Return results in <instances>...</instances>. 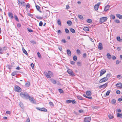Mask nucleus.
<instances>
[{
	"label": "nucleus",
	"instance_id": "obj_1",
	"mask_svg": "<svg viewBox=\"0 0 122 122\" xmlns=\"http://www.w3.org/2000/svg\"><path fill=\"white\" fill-rule=\"evenodd\" d=\"M20 96L23 98L28 99L30 96L28 93L24 92H22L20 94Z\"/></svg>",
	"mask_w": 122,
	"mask_h": 122
},
{
	"label": "nucleus",
	"instance_id": "obj_2",
	"mask_svg": "<svg viewBox=\"0 0 122 122\" xmlns=\"http://www.w3.org/2000/svg\"><path fill=\"white\" fill-rule=\"evenodd\" d=\"M44 73L47 78H50L51 76H53V74L52 72L50 71H48L47 72H44Z\"/></svg>",
	"mask_w": 122,
	"mask_h": 122
},
{
	"label": "nucleus",
	"instance_id": "obj_3",
	"mask_svg": "<svg viewBox=\"0 0 122 122\" xmlns=\"http://www.w3.org/2000/svg\"><path fill=\"white\" fill-rule=\"evenodd\" d=\"M67 72L71 76H75V74L72 70L69 69L67 71Z\"/></svg>",
	"mask_w": 122,
	"mask_h": 122
},
{
	"label": "nucleus",
	"instance_id": "obj_4",
	"mask_svg": "<svg viewBox=\"0 0 122 122\" xmlns=\"http://www.w3.org/2000/svg\"><path fill=\"white\" fill-rule=\"evenodd\" d=\"M14 89L15 91L18 92H20L21 91V89L17 85L15 86Z\"/></svg>",
	"mask_w": 122,
	"mask_h": 122
},
{
	"label": "nucleus",
	"instance_id": "obj_5",
	"mask_svg": "<svg viewBox=\"0 0 122 122\" xmlns=\"http://www.w3.org/2000/svg\"><path fill=\"white\" fill-rule=\"evenodd\" d=\"M107 18L106 17H103L100 19V22L102 23H103L107 21Z\"/></svg>",
	"mask_w": 122,
	"mask_h": 122
},
{
	"label": "nucleus",
	"instance_id": "obj_6",
	"mask_svg": "<svg viewBox=\"0 0 122 122\" xmlns=\"http://www.w3.org/2000/svg\"><path fill=\"white\" fill-rule=\"evenodd\" d=\"M29 99L30 101L32 103L34 104L36 103V102L35 101L34 99L33 98V97H30H30H29Z\"/></svg>",
	"mask_w": 122,
	"mask_h": 122
},
{
	"label": "nucleus",
	"instance_id": "obj_7",
	"mask_svg": "<svg viewBox=\"0 0 122 122\" xmlns=\"http://www.w3.org/2000/svg\"><path fill=\"white\" fill-rule=\"evenodd\" d=\"M91 120V118L90 117H86L84 119V122H89Z\"/></svg>",
	"mask_w": 122,
	"mask_h": 122
},
{
	"label": "nucleus",
	"instance_id": "obj_8",
	"mask_svg": "<svg viewBox=\"0 0 122 122\" xmlns=\"http://www.w3.org/2000/svg\"><path fill=\"white\" fill-rule=\"evenodd\" d=\"M100 3L99 2L97 4L95 5L94 7V8L95 10H97L99 8V6L100 5Z\"/></svg>",
	"mask_w": 122,
	"mask_h": 122
},
{
	"label": "nucleus",
	"instance_id": "obj_9",
	"mask_svg": "<svg viewBox=\"0 0 122 122\" xmlns=\"http://www.w3.org/2000/svg\"><path fill=\"white\" fill-rule=\"evenodd\" d=\"M108 79L107 77H104L101 79L99 81L100 83H102L103 82H105L107 81Z\"/></svg>",
	"mask_w": 122,
	"mask_h": 122
},
{
	"label": "nucleus",
	"instance_id": "obj_10",
	"mask_svg": "<svg viewBox=\"0 0 122 122\" xmlns=\"http://www.w3.org/2000/svg\"><path fill=\"white\" fill-rule=\"evenodd\" d=\"M106 72V71L104 70H102L100 72V76H101Z\"/></svg>",
	"mask_w": 122,
	"mask_h": 122
},
{
	"label": "nucleus",
	"instance_id": "obj_11",
	"mask_svg": "<svg viewBox=\"0 0 122 122\" xmlns=\"http://www.w3.org/2000/svg\"><path fill=\"white\" fill-rule=\"evenodd\" d=\"M98 48L99 50H101L103 49L102 45V43H100L98 46Z\"/></svg>",
	"mask_w": 122,
	"mask_h": 122
},
{
	"label": "nucleus",
	"instance_id": "obj_12",
	"mask_svg": "<svg viewBox=\"0 0 122 122\" xmlns=\"http://www.w3.org/2000/svg\"><path fill=\"white\" fill-rule=\"evenodd\" d=\"M110 7V6L109 5H107L105 6L104 9V11H107L109 9Z\"/></svg>",
	"mask_w": 122,
	"mask_h": 122
},
{
	"label": "nucleus",
	"instance_id": "obj_13",
	"mask_svg": "<svg viewBox=\"0 0 122 122\" xmlns=\"http://www.w3.org/2000/svg\"><path fill=\"white\" fill-rule=\"evenodd\" d=\"M86 95L88 96H90L92 94L91 92L90 91H87L86 92Z\"/></svg>",
	"mask_w": 122,
	"mask_h": 122
},
{
	"label": "nucleus",
	"instance_id": "obj_14",
	"mask_svg": "<svg viewBox=\"0 0 122 122\" xmlns=\"http://www.w3.org/2000/svg\"><path fill=\"white\" fill-rule=\"evenodd\" d=\"M51 81V82L54 84H56V80H55L53 79H50Z\"/></svg>",
	"mask_w": 122,
	"mask_h": 122
},
{
	"label": "nucleus",
	"instance_id": "obj_15",
	"mask_svg": "<svg viewBox=\"0 0 122 122\" xmlns=\"http://www.w3.org/2000/svg\"><path fill=\"white\" fill-rule=\"evenodd\" d=\"M8 15L11 19H13L14 18V17L12 13H9L8 14Z\"/></svg>",
	"mask_w": 122,
	"mask_h": 122
},
{
	"label": "nucleus",
	"instance_id": "obj_16",
	"mask_svg": "<svg viewBox=\"0 0 122 122\" xmlns=\"http://www.w3.org/2000/svg\"><path fill=\"white\" fill-rule=\"evenodd\" d=\"M19 5V6H21L22 5L25 3V2L24 1H20L19 0H18Z\"/></svg>",
	"mask_w": 122,
	"mask_h": 122
},
{
	"label": "nucleus",
	"instance_id": "obj_17",
	"mask_svg": "<svg viewBox=\"0 0 122 122\" xmlns=\"http://www.w3.org/2000/svg\"><path fill=\"white\" fill-rule=\"evenodd\" d=\"M116 86L121 87H122V84L121 83H118L116 84Z\"/></svg>",
	"mask_w": 122,
	"mask_h": 122
},
{
	"label": "nucleus",
	"instance_id": "obj_18",
	"mask_svg": "<svg viewBox=\"0 0 122 122\" xmlns=\"http://www.w3.org/2000/svg\"><path fill=\"white\" fill-rule=\"evenodd\" d=\"M107 83H105V84H103V85H101L100 86H99V88H103L104 87L106 86H107Z\"/></svg>",
	"mask_w": 122,
	"mask_h": 122
},
{
	"label": "nucleus",
	"instance_id": "obj_19",
	"mask_svg": "<svg viewBox=\"0 0 122 122\" xmlns=\"http://www.w3.org/2000/svg\"><path fill=\"white\" fill-rule=\"evenodd\" d=\"M67 54L69 56H71V52L69 50H67Z\"/></svg>",
	"mask_w": 122,
	"mask_h": 122
},
{
	"label": "nucleus",
	"instance_id": "obj_20",
	"mask_svg": "<svg viewBox=\"0 0 122 122\" xmlns=\"http://www.w3.org/2000/svg\"><path fill=\"white\" fill-rule=\"evenodd\" d=\"M116 16L118 18L120 19H122V16L119 14H116Z\"/></svg>",
	"mask_w": 122,
	"mask_h": 122
},
{
	"label": "nucleus",
	"instance_id": "obj_21",
	"mask_svg": "<svg viewBox=\"0 0 122 122\" xmlns=\"http://www.w3.org/2000/svg\"><path fill=\"white\" fill-rule=\"evenodd\" d=\"M117 41L119 42H122V39H121L119 36H118L117 37Z\"/></svg>",
	"mask_w": 122,
	"mask_h": 122
},
{
	"label": "nucleus",
	"instance_id": "obj_22",
	"mask_svg": "<svg viewBox=\"0 0 122 122\" xmlns=\"http://www.w3.org/2000/svg\"><path fill=\"white\" fill-rule=\"evenodd\" d=\"M117 117H119L121 118H122V114L119 113H117Z\"/></svg>",
	"mask_w": 122,
	"mask_h": 122
},
{
	"label": "nucleus",
	"instance_id": "obj_23",
	"mask_svg": "<svg viewBox=\"0 0 122 122\" xmlns=\"http://www.w3.org/2000/svg\"><path fill=\"white\" fill-rule=\"evenodd\" d=\"M40 111H41L44 112H46L47 111L46 109L45 108H40Z\"/></svg>",
	"mask_w": 122,
	"mask_h": 122
},
{
	"label": "nucleus",
	"instance_id": "obj_24",
	"mask_svg": "<svg viewBox=\"0 0 122 122\" xmlns=\"http://www.w3.org/2000/svg\"><path fill=\"white\" fill-rule=\"evenodd\" d=\"M107 58L109 59H110L111 58V56L109 53H108L107 55Z\"/></svg>",
	"mask_w": 122,
	"mask_h": 122
},
{
	"label": "nucleus",
	"instance_id": "obj_25",
	"mask_svg": "<svg viewBox=\"0 0 122 122\" xmlns=\"http://www.w3.org/2000/svg\"><path fill=\"white\" fill-rule=\"evenodd\" d=\"M83 30L85 31H87L89 30V29L87 27H84Z\"/></svg>",
	"mask_w": 122,
	"mask_h": 122
},
{
	"label": "nucleus",
	"instance_id": "obj_26",
	"mask_svg": "<svg viewBox=\"0 0 122 122\" xmlns=\"http://www.w3.org/2000/svg\"><path fill=\"white\" fill-rule=\"evenodd\" d=\"M70 30L73 33H74L75 32V30L72 28H71Z\"/></svg>",
	"mask_w": 122,
	"mask_h": 122
},
{
	"label": "nucleus",
	"instance_id": "obj_27",
	"mask_svg": "<svg viewBox=\"0 0 122 122\" xmlns=\"http://www.w3.org/2000/svg\"><path fill=\"white\" fill-rule=\"evenodd\" d=\"M22 50L23 52L25 54L27 55H28V54L27 53V51H26L25 49L23 48L22 49Z\"/></svg>",
	"mask_w": 122,
	"mask_h": 122
},
{
	"label": "nucleus",
	"instance_id": "obj_28",
	"mask_svg": "<svg viewBox=\"0 0 122 122\" xmlns=\"http://www.w3.org/2000/svg\"><path fill=\"white\" fill-rule=\"evenodd\" d=\"M30 85V82L27 81L25 84V86L27 87H28Z\"/></svg>",
	"mask_w": 122,
	"mask_h": 122
},
{
	"label": "nucleus",
	"instance_id": "obj_29",
	"mask_svg": "<svg viewBox=\"0 0 122 122\" xmlns=\"http://www.w3.org/2000/svg\"><path fill=\"white\" fill-rule=\"evenodd\" d=\"M110 18L111 19H114L115 18V16L114 15L112 14L110 15Z\"/></svg>",
	"mask_w": 122,
	"mask_h": 122
},
{
	"label": "nucleus",
	"instance_id": "obj_30",
	"mask_svg": "<svg viewBox=\"0 0 122 122\" xmlns=\"http://www.w3.org/2000/svg\"><path fill=\"white\" fill-rule=\"evenodd\" d=\"M77 98L80 100H83V98L81 96H77Z\"/></svg>",
	"mask_w": 122,
	"mask_h": 122
},
{
	"label": "nucleus",
	"instance_id": "obj_31",
	"mask_svg": "<svg viewBox=\"0 0 122 122\" xmlns=\"http://www.w3.org/2000/svg\"><path fill=\"white\" fill-rule=\"evenodd\" d=\"M14 18L15 20L17 21H19V19L17 17V16H16V15H14Z\"/></svg>",
	"mask_w": 122,
	"mask_h": 122
},
{
	"label": "nucleus",
	"instance_id": "obj_32",
	"mask_svg": "<svg viewBox=\"0 0 122 122\" xmlns=\"http://www.w3.org/2000/svg\"><path fill=\"white\" fill-rule=\"evenodd\" d=\"M57 23L60 26L61 25V22L60 19H59L57 21Z\"/></svg>",
	"mask_w": 122,
	"mask_h": 122
},
{
	"label": "nucleus",
	"instance_id": "obj_33",
	"mask_svg": "<svg viewBox=\"0 0 122 122\" xmlns=\"http://www.w3.org/2000/svg\"><path fill=\"white\" fill-rule=\"evenodd\" d=\"M67 23L68 25L70 26L71 25V24L72 23V22H71V21H70V20H68L67 22Z\"/></svg>",
	"mask_w": 122,
	"mask_h": 122
},
{
	"label": "nucleus",
	"instance_id": "obj_34",
	"mask_svg": "<svg viewBox=\"0 0 122 122\" xmlns=\"http://www.w3.org/2000/svg\"><path fill=\"white\" fill-rule=\"evenodd\" d=\"M47 11H46V12H44V15H44V17H45V18H47V15H46V14L47 13Z\"/></svg>",
	"mask_w": 122,
	"mask_h": 122
},
{
	"label": "nucleus",
	"instance_id": "obj_35",
	"mask_svg": "<svg viewBox=\"0 0 122 122\" xmlns=\"http://www.w3.org/2000/svg\"><path fill=\"white\" fill-rule=\"evenodd\" d=\"M112 104H114L116 103V100L114 99H113L112 101Z\"/></svg>",
	"mask_w": 122,
	"mask_h": 122
},
{
	"label": "nucleus",
	"instance_id": "obj_36",
	"mask_svg": "<svg viewBox=\"0 0 122 122\" xmlns=\"http://www.w3.org/2000/svg\"><path fill=\"white\" fill-rule=\"evenodd\" d=\"M87 22L90 23L92 22V20L91 19H88L86 20Z\"/></svg>",
	"mask_w": 122,
	"mask_h": 122
},
{
	"label": "nucleus",
	"instance_id": "obj_37",
	"mask_svg": "<svg viewBox=\"0 0 122 122\" xmlns=\"http://www.w3.org/2000/svg\"><path fill=\"white\" fill-rule=\"evenodd\" d=\"M78 16L80 19L83 20V17L82 15H78Z\"/></svg>",
	"mask_w": 122,
	"mask_h": 122
},
{
	"label": "nucleus",
	"instance_id": "obj_38",
	"mask_svg": "<svg viewBox=\"0 0 122 122\" xmlns=\"http://www.w3.org/2000/svg\"><path fill=\"white\" fill-rule=\"evenodd\" d=\"M36 8L37 10L39 11L40 12H41L40 11V10H39L40 9V7L38 5H36Z\"/></svg>",
	"mask_w": 122,
	"mask_h": 122
},
{
	"label": "nucleus",
	"instance_id": "obj_39",
	"mask_svg": "<svg viewBox=\"0 0 122 122\" xmlns=\"http://www.w3.org/2000/svg\"><path fill=\"white\" fill-rule=\"evenodd\" d=\"M73 60L74 61H76L77 60V56H74L73 57Z\"/></svg>",
	"mask_w": 122,
	"mask_h": 122
},
{
	"label": "nucleus",
	"instance_id": "obj_40",
	"mask_svg": "<svg viewBox=\"0 0 122 122\" xmlns=\"http://www.w3.org/2000/svg\"><path fill=\"white\" fill-rule=\"evenodd\" d=\"M111 92V91L110 90H108V91L107 92H106V96H108L110 94Z\"/></svg>",
	"mask_w": 122,
	"mask_h": 122
},
{
	"label": "nucleus",
	"instance_id": "obj_41",
	"mask_svg": "<svg viewBox=\"0 0 122 122\" xmlns=\"http://www.w3.org/2000/svg\"><path fill=\"white\" fill-rule=\"evenodd\" d=\"M109 117V119H111L112 118L114 117L113 116H112L110 114H109L108 115Z\"/></svg>",
	"mask_w": 122,
	"mask_h": 122
},
{
	"label": "nucleus",
	"instance_id": "obj_42",
	"mask_svg": "<svg viewBox=\"0 0 122 122\" xmlns=\"http://www.w3.org/2000/svg\"><path fill=\"white\" fill-rule=\"evenodd\" d=\"M71 100H69L66 101V102L67 103H69L71 102Z\"/></svg>",
	"mask_w": 122,
	"mask_h": 122
},
{
	"label": "nucleus",
	"instance_id": "obj_43",
	"mask_svg": "<svg viewBox=\"0 0 122 122\" xmlns=\"http://www.w3.org/2000/svg\"><path fill=\"white\" fill-rule=\"evenodd\" d=\"M3 51V50L1 48H0V54H2Z\"/></svg>",
	"mask_w": 122,
	"mask_h": 122
},
{
	"label": "nucleus",
	"instance_id": "obj_44",
	"mask_svg": "<svg viewBox=\"0 0 122 122\" xmlns=\"http://www.w3.org/2000/svg\"><path fill=\"white\" fill-rule=\"evenodd\" d=\"M16 74V72H13L11 74V75L12 76H15Z\"/></svg>",
	"mask_w": 122,
	"mask_h": 122
},
{
	"label": "nucleus",
	"instance_id": "obj_45",
	"mask_svg": "<svg viewBox=\"0 0 122 122\" xmlns=\"http://www.w3.org/2000/svg\"><path fill=\"white\" fill-rule=\"evenodd\" d=\"M66 33H68L69 31V30L67 28H66L65 29Z\"/></svg>",
	"mask_w": 122,
	"mask_h": 122
},
{
	"label": "nucleus",
	"instance_id": "obj_46",
	"mask_svg": "<svg viewBox=\"0 0 122 122\" xmlns=\"http://www.w3.org/2000/svg\"><path fill=\"white\" fill-rule=\"evenodd\" d=\"M20 105L21 108H23V107L24 106L22 103H20Z\"/></svg>",
	"mask_w": 122,
	"mask_h": 122
},
{
	"label": "nucleus",
	"instance_id": "obj_47",
	"mask_svg": "<svg viewBox=\"0 0 122 122\" xmlns=\"http://www.w3.org/2000/svg\"><path fill=\"white\" fill-rule=\"evenodd\" d=\"M30 42L33 44H35L36 43V41H30Z\"/></svg>",
	"mask_w": 122,
	"mask_h": 122
},
{
	"label": "nucleus",
	"instance_id": "obj_48",
	"mask_svg": "<svg viewBox=\"0 0 122 122\" xmlns=\"http://www.w3.org/2000/svg\"><path fill=\"white\" fill-rule=\"evenodd\" d=\"M37 55H38V57L39 58H41V55L39 52H38L37 53Z\"/></svg>",
	"mask_w": 122,
	"mask_h": 122
},
{
	"label": "nucleus",
	"instance_id": "obj_49",
	"mask_svg": "<svg viewBox=\"0 0 122 122\" xmlns=\"http://www.w3.org/2000/svg\"><path fill=\"white\" fill-rule=\"evenodd\" d=\"M58 90L59 92H60V93H62L63 92V90L61 89H59Z\"/></svg>",
	"mask_w": 122,
	"mask_h": 122
},
{
	"label": "nucleus",
	"instance_id": "obj_50",
	"mask_svg": "<svg viewBox=\"0 0 122 122\" xmlns=\"http://www.w3.org/2000/svg\"><path fill=\"white\" fill-rule=\"evenodd\" d=\"M111 75L110 74H107L106 76L108 77L109 78L111 76Z\"/></svg>",
	"mask_w": 122,
	"mask_h": 122
},
{
	"label": "nucleus",
	"instance_id": "obj_51",
	"mask_svg": "<svg viewBox=\"0 0 122 122\" xmlns=\"http://www.w3.org/2000/svg\"><path fill=\"white\" fill-rule=\"evenodd\" d=\"M43 25V23L42 21H41L39 23V25L40 26H41Z\"/></svg>",
	"mask_w": 122,
	"mask_h": 122
},
{
	"label": "nucleus",
	"instance_id": "obj_52",
	"mask_svg": "<svg viewBox=\"0 0 122 122\" xmlns=\"http://www.w3.org/2000/svg\"><path fill=\"white\" fill-rule=\"evenodd\" d=\"M27 29L28 30V31H29L30 32H32L33 31L31 29H28V28H27Z\"/></svg>",
	"mask_w": 122,
	"mask_h": 122
},
{
	"label": "nucleus",
	"instance_id": "obj_53",
	"mask_svg": "<svg viewBox=\"0 0 122 122\" xmlns=\"http://www.w3.org/2000/svg\"><path fill=\"white\" fill-rule=\"evenodd\" d=\"M58 49L60 51H62V48L61 46H59L58 47Z\"/></svg>",
	"mask_w": 122,
	"mask_h": 122
},
{
	"label": "nucleus",
	"instance_id": "obj_54",
	"mask_svg": "<svg viewBox=\"0 0 122 122\" xmlns=\"http://www.w3.org/2000/svg\"><path fill=\"white\" fill-rule=\"evenodd\" d=\"M49 104L51 106H54V104H53V103L52 102H50L49 103Z\"/></svg>",
	"mask_w": 122,
	"mask_h": 122
},
{
	"label": "nucleus",
	"instance_id": "obj_55",
	"mask_svg": "<svg viewBox=\"0 0 122 122\" xmlns=\"http://www.w3.org/2000/svg\"><path fill=\"white\" fill-rule=\"evenodd\" d=\"M11 112L10 111H7L6 112V113L7 114H10Z\"/></svg>",
	"mask_w": 122,
	"mask_h": 122
},
{
	"label": "nucleus",
	"instance_id": "obj_56",
	"mask_svg": "<svg viewBox=\"0 0 122 122\" xmlns=\"http://www.w3.org/2000/svg\"><path fill=\"white\" fill-rule=\"evenodd\" d=\"M116 93L117 94H119L120 93V92L119 90H117L116 91Z\"/></svg>",
	"mask_w": 122,
	"mask_h": 122
},
{
	"label": "nucleus",
	"instance_id": "obj_57",
	"mask_svg": "<svg viewBox=\"0 0 122 122\" xmlns=\"http://www.w3.org/2000/svg\"><path fill=\"white\" fill-rule=\"evenodd\" d=\"M36 18H37L38 19H42V17H38V16H37L36 17Z\"/></svg>",
	"mask_w": 122,
	"mask_h": 122
},
{
	"label": "nucleus",
	"instance_id": "obj_58",
	"mask_svg": "<svg viewBox=\"0 0 122 122\" xmlns=\"http://www.w3.org/2000/svg\"><path fill=\"white\" fill-rule=\"evenodd\" d=\"M76 52L78 54H80V51L79 50L77 49L76 50Z\"/></svg>",
	"mask_w": 122,
	"mask_h": 122
},
{
	"label": "nucleus",
	"instance_id": "obj_59",
	"mask_svg": "<svg viewBox=\"0 0 122 122\" xmlns=\"http://www.w3.org/2000/svg\"><path fill=\"white\" fill-rule=\"evenodd\" d=\"M117 49L118 51H120L121 50V47H119L117 48Z\"/></svg>",
	"mask_w": 122,
	"mask_h": 122
},
{
	"label": "nucleus",
	"instance_id": "obj_60",
	"mask_svg": "<svg viewBox=\"0 0 122 122\" xmlns=\"http://www.w3.org/2000/svg\"><path fill=\"white\" fill-rule=\"evenodd\" d=\"M120 62V61L118 60H117L116 62V64L117 65Z\"/></svg>",
	"mask_w": 122,
	"mask_h": 122
},
{
	"label": "nucleus",
	"instance_id": "obj_61",
	"mask_svg": "<svg viewBox=\"0 0 122 122\" xmlns=\"http://www.w3.org/2000/svg\"><path fill=\"white\" fill-rule=\"evenodd\" d=\"M71 101L72 102H71L72 104H74L76 102L74 100H71Z\"/></svg>",
	"mask_w": 122,
	"mask_h": 122
},
{
	"label": "nucleus",
	"instance_id": "obj_62",
	"mask_svg": "<svg viewBox=\"0 0 122 122\" xmlns=\"http://www.w3.org/2000/svg\"><path fill=\"white\" fill-rule=\"evenodd\" d=\"M62 41L64 43H66V41L65 39H63L62 40Z\"/></svg>",
	"mask_w": 122,
	"mask_h": 122
},
{
	"label": "nucleus",
	"instance_id": "obj_63",
	"mask_svg": "<svg viewBox=\"0 0 122 122\" xmlns=\"http://www.w3.org/2000/svg\"><path fill=\"white\" fill-rule=\"evenodd\" d=\"M70 63L71 64L74 65L75 64V62L73 61H71L70 62Z\"/></svg>",
	"mask_w": 122,
	"mask_h": 122
},
{
	"label": "nucleus",
	"instance_id": "obj_64",
	"mask_svg": "<svg viewBox=\"0 0 122 122\" xmlns=\"http://www.w3.org/2000/svg\"><path fill=\"white\" fill-rule=\"evenodd\" d=\"M118 100L119 102H121L122 101V99L121 98H118Z\"/></svg>",
	"mask_w": 122,
	"mask_h": 122
}]
</instances>
